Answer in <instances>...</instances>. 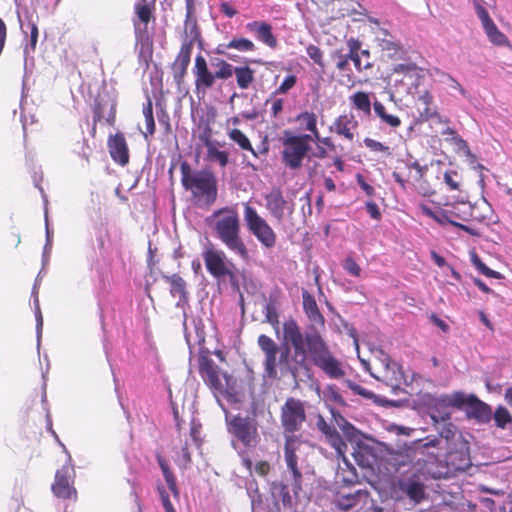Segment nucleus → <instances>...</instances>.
<instances>
[{
	"label": "nucleus",
	"mask_w": 512,
	"mask_h": 512,
	"mask_svg": "<svg viewBox=\"0 0 512 512\" xmlns=\"http://www.w3.org/2000/svg\"><path fill=\"white\" fill-rule=\"evenodd\" d=\"M283 338L293 348L289 355L287 347L280 354V363H284L293 374L308 369V359L331 379H340L345 375L342 362L331 352L329 346L318 331L302 333L296 320L290 318L283 323Z\"/></svg>",
	"instance_id": "f257e3e1"
},
{
	"label": "nucleus",
	"mask_w": 512,
	"mask_h": 512,
	"mask_svg": "<svg viewBox=\"0 0 512 512\" xmlns=\"http://www.w3.org/2000/svg\"><path fill=\"white\" fill-rule=\"evenodd\" d=\"M206 221L212 228L214 236L229 251L244 261L250 259L249 250L241 236L240 217L236 208L230 206L219 208Z\"/></svg>",
	"instance_id": "f03ea898"
},
{
	"label": "nucleus",
	"mask_w": 512,
	"mask_h": 512,
	"mask_svg": "<svg viewBox=\"0 0 512 512\" xmlns=\"http://www.w3.org/2000/svg\"><path fill=\"white\" fill-rule=\"evenodd\" d=\"M181 184L189 191L199 207H211L218 196L217 179L215 175L206 170L194 171L190 165L183 161L180 165Z\"/></svg>",
	"instance_id": "7ed1b4c3"
},
{
	"label": "nucleus",
	"mask_w": 512,
	"mask_h": 512,
	"mask_svg": "<svg viewBox=\"0 0 512 512\" xmlns=\"http://www.w3.org/2000/svg\"><path fill=\"white\" fill-rule=\"evenodd\" d=\"M313 137L309 134H293L286 130L282 138L281 161L285 168L295 171L303 167L304 159L311 150Z\"/></svg>",
	"instance_id": "20e7f679"
},
{
	"label": "nucleus",
	"mask_w": 512,
	"mask_h": 512,
	"mask_svg": "<svg viewBox=\"0 0 512 512\" xmlns=\"http://www.w3.org/2000/svg\"><path fill=\"white\" fill-rule=\"evenodd\" d=\"M93 114L90 134L95 137L98 123L105 122L108 126L114 127L117 115V100L106 89H102L94 97L90 104Z\"/></svg>",
	"instance_id": "39448f33"
},
{
	"label": "nucleus",
	"mask_w": 512,
	"mask_h": 512,
	"mask_svg": "<svg viewBox=\"0 0 512 512\" xmlns=\"http://www.w3.org/2000/svg\"><path fill=\"white\" fill-rule=\"evenodd\" d=\"M307 420L305 402L299 398L288 397L280 408V422L284 437L295 436Z\"/></svg>",
	"instance_id": "423d86ee"
},
{
	"label": "nucleus",
	"mask_w": 512,
	"mask_h": 512,
	"mask_svg": "<svg viewBox=\"0 0 512 512\" xmlns=\"http://www.w3.org/2000/svg\"><path fill=\"white\" fill-rule=\"evenodd\" d=\"M244 220L249 232L266 248L276 245L277 236L267 221L250 205L244 207Z\"/></svg>",
	"instance_id": "0eeeda50"
},
{
	"label": "nucleus",
	"mask_w": 512,
	"mask_h": 512,
	"mask_svg": "<svg viewBox=\"0 0 512 512\" xmlns=\"http://www.w3.org/2000/svg\"><path fill=\"white\" fill-rule=\"evenodd\" d=\"M75 479L76 472L72 465L65 464L57 469L51 484L53 495L62 501L77 502L78 491L75 487Z\"/></svg>",
	"instance_id": "6e6552de"
},
{
	"label": "nucleus",
	"mask_w": 512,
	"mask_h": 512,
	"mask_svg": "<svg viewBox=\"0 0 512 512\" xmlns=\"http://www.w3.org/2000/svg\"><path fill=\"white\" fill-rule=\"evenodd\" d=\"M212 65L216 68L214 73L209 70L204 56L201 54L196 56L193 74L195 77V87L198 91L202 90L205 92L214 86L217 79L224 80L225 60L217 59Z\"/></svg>",
	"instance_id": "1a4fd4ad"
},
{
	"label": "nucleus",
	"mask_w": 512,
	"mask_h": 512,
	"mask_svg": "<svg viewBox=\"0 0 512 512\" xmlns=\"http://www.w3.org/2000/svg\"><path fill=\"white\" fill-rule=\"evenodd\" d=\"M199 373L204 382L214 391L224 394L233 388L232 377L227 373H221L219 367L208 356H200Z\"/></svg>",
	"instance_id": "9d476101"
},
{
	"label": "nucleus",
	"mask_w": 512,
	"mask_h": 512,
	"mask_svg": "<svg viewBox=\"0 0 512 512\" xmlns=\"http://www.w3.org/2000/svg\"><path fill=\"white\" fill-rule=\"evenodd\" d=\"M367 370L372 377L394 391L400 388L404 380V374L400 366L388 356L377 360L373 367H369Z\"/></svg>",
	"instance_id": "9b49d317"
},
{
	"label": "nucleus",
	"mask_w": 512,
	"mask_h": 512,
	"mask_svg": "<svg viewBox=\"0 0 512 512\" xmlns=\"http://www.w3.org/2000/svg\"><path fill=\"white\" fill-rule=\"evenodd\" d=\"M228 429L244 446H255L259 440L257 423L252 418L237 415L229 422Z\"/></svg>",
	"instance_id": "f8f14e48"
},
{
	"label": "nucleus",
	"mask_w": 512,
	"mask_h": 512,
	"mask_svg": "<svg viewBox=\"0 0 512 512\" xmlns=\"http://www.w3.org/2000/svg\"><path fill=\"white\" fill-rule=\"evenodd\" d=\"M203 259L207 271L214 278L234 277L232 270L234 265L227 261L226 255L222 250L208 248L203 252Z\"/></svg>",
	"instance_id": "ddd939ff"
},
{
	"label": "nucleus",
	"mask_w": 512,
	"mask_h": 512,
	"mask_svg": "<svg viewBox=\"0 0 512 512\" xmlns=\"http://www.w3.org/2000/svg\"><path fill=\"white\" fill-rule=\"evenodd\" d=\"M257 344L264 354V373L269 379H276L278 377L277 371V353L279 347L277 343L269 336L261 334L258 336Z\"/></svg>",
	"instance_id": "4468645a"
},
{
	"label": "nucleus",
	"mask_w": 512,
	"mask_h": 512,
	"mask_svg": "<svg viewBox=\"0 0 512 512\" xmlns=\"http://www.w3.org/2000/svg\"><path fill=\"white\" fill-rule=\"evenodd\" d=\"M296 436L286 435L284 444V456L287 464V468L292 473V490L295 496L302 490V473L298 468V457L296 455Z\"/></svg>",
	"instance_id": "2eb2a0df"
},
{
	"label": "nucleus",
	"mask_w": 512,
	"mask_h": 512,
	"mask_svg": "<svg viewBox=\"0 0 512 512\" xmlns=\"http://www.w3.org/2000/svg\"><path fill=\"white\" fill-rule=\"evenodd\" d=\"M415 109L417 112L416 121L419 123L427 122L434 118H437L441 123L449 122L447 118L442 119L438 114L437 107L434 105V97L428 90H424L418 95L415 100Z\"/></svg>",
	"instance_id": "dca6fc26"
},
{
	"label": "nucleus",
	"mask_w": 512,
	"mask_h": 512,
	"mask_svg": "<svg viewBox=\"0 0 512 512\" xmlns=\"http://www.w3.org/2000/svg\"><path fill=\"white\" fill-rule=\"evenodd\" d=\"M316 426L318 430L325 436V439L329 445L335 449L337 456L339 458L345 459L348 446L337 429L327 423L322 415L318 416Z\"/></svg>",
	"instance_id": "f3484780"
},
{
	"label": "nucleus",
	"mask_w": 512,
	"mask_h": 512,
	"mask_svg": "<svg viewBox=\"0 0 512 512\" xmlns=\"http://www.w3.org/2000/svg\"><path fill=\"white\" fill-rule=\"evenodd\" d=\"M193 50V41H183L180 50L172 63V72L175 82L180 85L187 74V69L191 61Z\"/></svg>",
	"instance_id": "a211bd4d"
},
{
	"label": "nucleus",
	"mask_w": 512,
	"mask_h": 512,
	"mask_svg": "<svg viewBox=\"0 0 512 512\" xmlns=\"http://www.w3.org/2000/svg\"><path fill=\"white\" fill-rule=\"evenodd\" d=\"M477 16L481 20L484 31L491 43H493L496 46L510 45L508 37L498 29L494 21L489 16V13L486 10V8L478 5Z\"/></svg>",
	"instance_id": "6ab92c4d"
},
{
	"label": "nucleus",
	"mask_w": 512,
	"mask_h": 512,
	"mask_svg": "<svg viewBox=\"0 0 512 512\" xmlns=\"http://www.w3.org/2000/svg\"><path fill=\"white\" fill-rule=\"evenodd\" d=\"M346 44L348 49H350L351 61L358 72L373 67L371 53L368 49H362V43L359 39L351 37L346 41Z\"/></svg>",
	"instance_id": "aec40b11"
},
{
	"label": "nucleus",
	"mask_w": 512,
	"mask_h": 512,
	"mask_svg": "<svg viewBox=\"0 0 512 512\" xmlns=\"http://www.w3.org/2000/svg\"><path fill=\"white\" fill-rule=\"evenodd\" d=\"M265 202L267 210L277 221H282L284 219L286 209H288L289 212L292 211V208L288 206V202L284 198L281 189L278 187L272 188L271 191L265 195Z\"/></svg>",
	"instance_id": "412c9836"
},
{
	"label": "nucleus",
	"mask_w": 512,
	"mask_h": 512,
	"mask_svg": "<svg viewBox=\"0 0 512 512\" xmlns=\"http://www.w3.org/2000/svg\"><path fill=\"white\" fill-rule=\"evenodd\" d=\"M233 74L236 77L237 86L241 90L249 89L255 81V71L252 68L247 65L234 67L225 60L224 80L231 78Z\"/></svg>",
	"instance_id": "4be33fe9"
},
{
	"label": "nucleus",
	"mask_w": 512,
	"mask_h": 512,
	"mask_svg": "<svg viewBox=\"0 0 512 512\" xmlns=\"http://www.w3.org/2000/svg\"><path fill=\"white\" fill-rule=\"evenodd\" d=\"M109 154L114 162L121 166L129 163V149L125 136L121 132L110 135L107 141Z\"/></svg>",
	"instance_id": "5701e85b"
},
{
	"label": "nucleus",
	"mask_w": 512,
	"mask_h": 512,
	"mask_svg": "<svg viewBox=\"0 0 512 512\" xmlns=\"http://www.w3.org/2000/svg\"><path fill=\"white\" fill-rule=\"evenodd\" d=\"M246 29L252 33L258 41L269 48L275 49L278 46V40L273 34L271 24L265 21H252L246 24Z\"/></svg>",
	"instance_id": "b1692460"
},
{
	"label": "nucleus",
	"mask_w": 512,
	"mask_h": 512,
	"mask_svg": "<svg viewBox=\"0 0 512 512\" xmlns=\"http://www.w3.org/2000/svg\"><path fill=\"white\" fill-rule=\"evenodd\" d=\"M445 462L447 467L454 472L468 469L471 466L468 446L461 444L460 448L448 452Z\"/></svg>",
	"instance_id": "393cba45"
},
{
	"label": "nucleus",
	"mask_w": 512,
	"mask_h": 512,
	"mask_svg": "<svg viewBox=\"0 0 512 512\" xmlns=\"http://www.w3.org/2000/svg\"><path fill=\"white\" fill-rule=\"evenodd\" d=\"M465 411L469 418L476 419L480 423H488L492 418L491 407L474 394L470 395Z\"/></svg>",
	"instance_id": "a878e982"
},
{
	"label": "nucleus",
	"mask_w": 512,
	"mask_h": 512,
	"mask_svg": "<svg viewBox=\"0 0 512 512\" xmlns=\"http://www.w3.org/2000/svg\"><path fill=\"white\" fill-rule=\"evenodd\" d=\"M302 299L304 312L312 323V327L323 328L325 325V318L320 312L314 296L307 290H302Z\"/></svg>",
	"instance_id": "bb28decb"
},
{
	"label": "nucleus",
	"mask_w": 512,
	"mask_h": 512,
	"mask_svg": "<svg viewBox=\"0 0 512 512\" xmlns=\"http://www.w3.org/2000/svg\"><path fill=\"white\" fill-rule=\"evenodd\" d=\"M357 126L358 122L354 120L353 116L340 115L330 126V131L352 142L355 138V130L357 129Z\"/></svg>",
	"instance_id": "cd10ccee"
},
{
	"label": "nucleus",
	"mask_w": 512,
	"mask_h": 512,
	"mask_svg": "<svg viewBox=\"0 0 512 512\" xmlns=\"http://www.w3.org/2000/svg\"><path fill=\"white\" fill-rule=\"evenodd\" d=\"M156 0H137L134 4V14L137 21L147 26L151 20H155Z\"/></svg>",
	"instance_id": "c85d7f7f"
},
{
	"label": "nucleus",
	"mask_w": 512,
	"mask_h": 512,
	"mask_svg": "<svg viewBox=\"0 0 512 512\" xmlns=\"http://www.w3.org/2000/svg\"><path fill=\"white\" fill-rule=\"evenodd\" d=\"M429 415L435 424L450 420V408L443 397L434 399L429 405Z\"/></svg>",
	"instance_id": "c756f323"
},
{
	"label": "nucleus",
	"mask_w": 512,
	"mask_h": 512,
	"mask_svg": "<svg viewBox=\"0 0 512 512\" xmlns=\"http://www.w3.org/2000/svg\"><path fill=\"white\" fill-rule=\"evenodd\" d=\"M227 49H235L240 52H252L256 49L255 44L248 38L234 37L228 43L219 44L216 53L226 54Z\"/></svg>",
	"instance_id": "7c9ffc66"
},
{
	"label": "nucleus",
	"mask_w": 512,
	"mask_h": 512,
	"mask_svg": "<svg viewBox=\"0 0 512 512\" xmlns=\"http://www.w3.org/2000/svg\"><path fill=\"white\" fill-rule=\"evenodd\" d=\"M163 279L170 284V293L173 297H178L179 301L186 302L188 299L187 284L178 274L164 275Z\"/></svg>",
	"instance_id": "2f4dec72"
},
{
	"label": "nucleus",
	"mask_w": 512,
	"mask_h": 512,
	"mask_svg": "<svg viewBox=\"0 0 512 512\" xmlns=\"http://www.w3.org/2000/svg\"><path fill=\"white\" fill-rule=\"evenodd\" d=\"M409 170L408 176L405 178L401 172L394 171L392 176L394 180L400 184L403 188L405 187V183L409 181V179H413L414 181H419L423 178L426 168L422 167L418 162H412L406 165Z\"/></svg>",
	"instance_id": "473e14b6"
},
{
	"label": "nucleus",
	"mask_w": 512,
	"mask_h": 512,
	"mask_svg": "<svg viewBox=\"0 0 512 512\" xmlns=\"http://www.w3.org/2000/svg\"><path fill=\"white\" fill-rule=\"evenodd\" d=\"M333 419L347 441H358L360 432L339 412H332Z\"/></svg>",
	"instance_id": "72a5a7b5"
},
{
	"label": "nucleus",
	"mask_w": 512,
	"mask_h": 512,
	"mask_svg": "<svg viewBox=\"0 0 512 512\" xmlns=\"http://www.w3.org/2000/svg\"><path fill=\"white\" fill-rule=\"evenodd\" d=\"M295 120L303 130L311 133L313 140L318 139L317 116L314 112L303 111L296 116Z\"/></svg>",
	"instance_id": "f704fd0d"
},
{
	"label": "nucleus",
	"mask_w": 512,
	"mask_h": 512,
	"mask_svg": "<svg viewBox=\"0 0 512 512\" xmlns=\"http://www.w3.org/2000/svg\"><path fill=\"white\" fill-rule=\"evenodd\" d=\"M194 13V1L186 0V20L185 26L186 29L189 28L190 39H185L184 41H193V44L196 41H200V31L197 26L196 20L193 18Z\"/></svg>",
	"instance_id": "c9c22d12"
},
{
	"label": "nucleus",
	"mask_w": 512,
	"mask_h": 512,
	"mask_svg": "<svg viewBox=\"0 0 512 512\" xmlns=\"http://www.w3.org/2000/svg\"><path fill=\"white\" fill-rule=\"evenodd\" d=\"M401 488L415 503H420L425 498V486L420 481L410 479Z\"/></svg>",
	"instance_id": "e433bc0d"
},
{
	"label": "nucleus",
	"mask_w": 512,
	"mask_h": 512,
	"mask_svg": "<svg viewBox=\"0 0 512 512\" xmlns=\"http://www.w3.org/2000/svg\"><path fill=\"white\" fill-rule=\"evenodd\" d=\"M373 109L375 114L381 119V121L389 127L396 129L401 126L402 121L397 115L389 114L386 111L385 106L380 101L373 103Z\"/></svg>",
	"instance_id": "4c0bfd02"
},
{
	"label": "nucleus",
	"mask_w": 512,
	"mask_h": 512,
	"mask_svg": "<svg viewBox=\"0 0 512 512\" xmlns=\"http://www.w3.org/2000/svg\"><path fill=\"white\" fill-rule=\"evenodd\" d=\"M265 322L269 323L276 331L279 328V314L277 309V301L270 297L264 306Z\"/></svg>",
	"instance_id": "58836bf2"
},
{
	"label": "nucleus",
	"mask_w": 512,
	"mask_h": 512,
	"mask_svg": "<svg viewBox=\"0 0 512 512\" xmlns=\"http://www.w3.org/2000/svg\"><path fill=\"white\" fill-rule=\"evenodd\" d=\"M230 140L235 142L241 149L250 151L253 156L257 157V153L251 145L249 138L237 128H233L228 132Z\"/></svg>",
	"instance_id": "ea45409f"
},
{
	"label": "nucleus",
	"mask_w": 512,
	"mask_h": 512,
	"mask_svg": "<svg viewBox=\"0 0 512 512\" xmlns=\"http://www.w3.org/2000/svg\"><path fill=\"white\" fill-rule=\"evenodd\" d=\"M271 489L273 496L278 497L285 508H292V497L286 484L283 482H274L271 486Z\"/></svg>",
	"instance_id": "a19ab883"
},
{
	"label": "nucleus",
	"mask_w": 512,
	"mask_h": 512,
	"mask_svg": "<svg viewBox=\"0 0 512 512\" xmlns=\"http://www.w3.org/2000/svg\"><path fill=\"white\" fill-rule=\"evenodd\" d=\"M350 100L356 109L367 115L371 113V101L366 92L358 91L350 97Z\"/></svg>",
	"instance_id": "79ce46f5"
},
{
	"label": "nucleus",
	"mask_w": 512,
	"mask_h": 512,
	"mask_svg": "<svg viewBox=\"0 0 512 512\" xmlns=\"http://www.w3.org/2000/svg\"><path fill=\"white\" fill-rule=\"evenodd\" d=\"M363 494L361 490L354 494L343 495L336 501V506L342 511H349L358 504V498Z\"/></svg>",
	"instance_id": "37998d69"
},
{
	"label": "nucleus",
	"mask_w": 512,
	"mask_h": 512,
	"mask_svg": "<svg viewBox=\"0 0 512 512\" xmlns=\"http://www.w3.org/2000/svg\"><path fill=\"white\" fill-rule=\"evenodd\" d=\"M442 397L445 399L449 408L456 407L458 409H461L463 407L466 408L470 400V395H466L464 392H456L453 393L452 395H446Z\"/></svg>",
	"instance_id": "c03bdc74"
},
{
	"label": "nucleus",
	"mask_w": 512,
	"mask_h": 512,
	"mask_svg": "<svg viewBox=\"0 0 512 512\" xmlns=\"http://www.w3.org/2000/svg\"><path fill=\"white\" fill-rule=\"evenodd\" d=\"M434 220L437 223L441 224V225L451 224V225H453L455 227H458V228H460V229H462V230H464V231H466V232H468L470 234H474L472 232V230L468 226L460 224L457 221H455L454 219H449L448 216H447V212L445 211L444 208H437L435 210V218H434Z\"/></svg>",
	"instance_id": "a18cd8bd"
},
{
	"label": "nucleus",
	"mask_w": 512,
	"mask_h": 512,
	"mask_svg": "<svg viewBox=\"0 0 512 512\" xmlns=\"http://www.w3.org/2000/svg\"><path fill=\"white\" fill-rule=\"evenodd\" d=\"M493 419L496 427L505 429L508 424L512 422L510 412L504 406H498L493 414Z\"/></svg>",
	"instance_id": "49530a36"
},
{
	"label": "nucleus",
	"mask_w": 512,
	"mask_h": 512,
	"mask_svg": "<svg viewBox=\"0 0 512 512\" xmlns=\"http://www.w3.org/2000/svg\"><path fill=\"white\" fill-rule=\"evenodd\" d=\"M363 142H364V145L368 149H370L372 152L382 153L387 158H391L393 156L392 149L380 141L366 137Z\"/></svg>",
	"instance_id": "de8ad7c7"
},
{
	"label": "nucleus",
	"mask_w": 512,
	"mask_h": 512,
	"mask_svg": "<svg viewBox=\"0 0 512 512\" xmlns=\"http://www.w3.org/2000/svg\"><path fill=\"white\" fill-rule=\"evenodd\" d=\"M143 115L145 117L146 135H153L155 132V121L153 116V104L150 98H148L147 103L143 107Z\"/></svg>",
	"instance_id": "09e8293b"
},
{
	"label": "nucleus",
	"mask_w": 512,
	"mask_h": 512,
	"mask_svg": "<svg viewBox=\"0 0 512 512\" xmlns=\"http://www.w3.org/2000/svg\"><path fill=\"white\" fill-rule=\"evenodd\" d=\"M207 158L210 161L218 162L221 167H225L228 164V153L226 151L219 150L216 146L207 150Z\"/></svg>",
	"instance_id": "8fccbe9b"
},
{
	"label": "nucleus",
	"mask_w": 512,
	"mask_h": 512,
	"mask_svg": "<svg viewBox=\"0 0 512 512\" xmlns=\"http://www.w3.org/2000/svg\"><path fill=\"white\" fill-rule=\"evenodd\" d=\"M393 73L403 74V75H418L419 68L413 62L400 63L393 67Z\"/></svg>",
	"instance_id": "3c124183"
},
{
	"label": "nucleus",
	"mask_w": 512,
	"mask_h": 512,
	"mask_svg": "<svg viewBox=\"0 0 512 512\" xmlns=\"http://www.w3.org/2000/svg\"><path fill=\"white\" fill-rule=\"evenodd\" d=\"M306 52L315 64L324 68L323 51L318 46L310 44L306 47Z\"/></svg>",
	"instance_id": "603ef678"
},
{
	"label": "nucleus",
	"mask_w": 512,
	"mask_h": 512,
	"mask_svg": "<svg viewBox=\"0 0 512 512\" xmlns=\"http://www.w3.org/2000/svg\"><path fill=\"white\" fill-rule=\"evenodd\" d=\"M297 82V77L295 75H288L285 77L283 82L279 85V87L275 90V94H286L290 89H292Z\"/></svg>",
	"instance_id": "864d4df0"
},
{
	"label": "nucleus",
	"mask_w": 512,
	"mask_h": 512,
	"mask_svg": "<svg viewBox=\"0 0 512 512\" xmlns=\"http://www.w3.org/2000/svg\"><path fill=\"white\" fill-rule=\"evenodd\" d=\"M163 476L165 478V481L168 485V488L169 490L172 492V494L177 498L179 497V490H178V487H177V480H176V477L174 475V473L172 472V470H168V471H165L163 473Z\"/></svg>",
	"instance_id": "5fc2aeb1"
},
{
	"label": "nucleus",
	"mask_w": 512,
	"mask_h": 512,
	"mask_svg": "<svg viewBox=\"0 0 512 512\" xmlns=\"http://www.w3.org/2000/svg\"><path fill=\"white\" fill-rule=\"evenodd\" d=\"M336 59V68L339 71H345L348 68L350 58V49H348L347 54H342L341 52H336L333 56Z\"/></svg>",
	"instance_id": "6e6d98bb"
},
{
	"label": "nucleus",
	"mask_w": 512,
	"mask_h": 512,
	"mask_svg": "<svg viewBox=\"0 0 512 512\" xmlns=\"http://www.w3.org/2000/svg\"><path fill=\"white\" fill-rule=\"evenodd\" d=\"M456 434V427L451 422H444V425L439 430V435L447 442L451 441Z\"/></svg>",
	"instance_id": "4d7b16f0"
},
{
	"label": "nucleus",
	"mask_w": 512,
	"mask_h": 512,
	"mask_svg": "<svg viewBox=\"0 0 512 512\" xmlns=\"http://www.w3.org/2000/svg\"><path fill=\"white\" fill-rule=\"evenodd\" d=\"M343 268L350 275H353L355 277H359L360 276L361 268H360V266L357 264V262L352 257H347L344 260Z\"/></svg>",
	"instance_id": "13d9d810"
},
{
	"label": "nucleus",
	"mask_w": 512,
	"mask_h": 512,
	"mask_svg": "<svg viewBox=\"0 0 512 512\" xmlns=\"http://www.w3.org/2000/svg\"><path fill=\"white\" fill-rule=\"evenodd\" d=\"M347 386L357 395L363 396L364 398L371 399L374 397V393L365 389L359 384H356L350 380L346 381Z\"/></svg>",
	"instance_id": "bf43d9fd"
},
{
	"label": "nucleus",
	"mask_w": 512,
	"mask_h": 512,
	"mask_svg": "<svg viewBox=\"0 0 512 512\" xmlns=\"http://www.w3.org/2000/svg\"><path fill=\"white\" fill-rule=\"evenodd\" d=\"M458 173L456 171H447L444 173V181L451 190H459V182L457 181Z\"/></svg>",
	"instance_id": "052dcab7"
},
{
	"label": "nucleus",
	"mask_w": 512,
	"mask_h": 512,
	"mask_svg": "<svg viewBox=\"0 0 512 512\" xmlns=\"http://www.w3.org/2000/svg\"><path fill=\"white\" fill-rule=\"evenodd\" d=\"M356 181L367 196L372 197L375 195V188L366 182L362 174L356 175Z\"/></svg>",
	"instance_id": "680f3d73"
},
{
	"label": "nucleus",
	"mask_w": 512,
	"mask_h": 512,
	"mask_svg": "<svg viewBox=\"0 0 512 512\" xmlns=\"http://www.w3.org/2000/svg\"><path fill=\"white\" fill-rule=\"evenodd\" d=\"M158 491H159L162 505H163L165 512H176V510L174 509V507L170 501L169 495L167 494L166 490L163 487H158Z\"/></svg>",
	"instance_id": "e2e57ef3"
},
{
	"label": "nucleus",
	"mask_w": 512,
	"mask_h": 512,
	"mask_svg": "<svg viewBox=\"0 0 512 512\" xmlns=\"http://www.w3.org/2000/svg\"><path fill=\"white\" fill-rule=\"evenodd\" d=\"M29 26H30V43H29V46H30V49L32 51H34L36 49V46H37V42H38V35H39V31H38V26L35 22H30L29 21Z\"/></svg>",
	"instance_id": "0e129e2a"
},
{
	"label": "nucleus",
	"mask_w": 512,
	"mask_h": 512,
	"mask_svg": "<svg viewBox=\"0 0 512 512\" xmlns=\"http://www.w3.org/2000/svg\"><path fill=\"white\" fill-rule=\"evenodd\" d=\"M219 9L221 13L229 18L236 16L238 13L237 9L227 1H221Z\"/></svg>",
	"instance_id": "69168bd1"
},
{
	"label": "nucleus",
	"mask_w": 512,
	"mask_h": 512,
	"mask_svg": "<svg viewBox=\"0 0 512 512\" xmlns=\"http://www.w3.org/2000/svg\"><path fill=\"white\" fill-rule=\"evenodd\" d=\"M366 210L370 217L374 220H380L382 215L378 205L375 202L368 201L365 204Z\"/></svg>",
	"instance_id": "338daca9"
},
{
	"label": "nucleus",
	"mask_w": 512,
	"mask_h": 512,
	"mask_svg": "<svg viewBox=\"0 0 512 512\" xmlns=\"http://www.w3.org/2000/svg\"><path fill=\"white\" fill-rule=\"evenodd\" d=\"M315 142L321 143L326 147L327 150L331 152H336L337 147L332 140L331 137H320V133L318 134V139H314Z\"/></svg>",
	"instance_id": "774afa93"
}]
</instances>
